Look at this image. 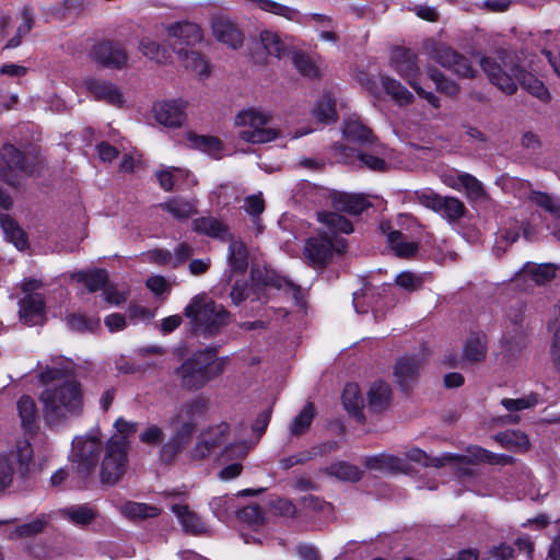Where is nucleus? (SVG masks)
Here are the masks:
<instances>
[{"mask_svg": "<svg viewBox=\"0 0 560 560\" xmlns=\"http://www.w3.org/2000/svg\"><path fill=\"white\" fill-rule=\"evenodd\" d=\"M36 377L43 385L38 400L47 424H59L82 413L83 388L77 380V365L70 359L52 357L46 362L38 361Z\"/></svg>", "mask_w": 560, "mask_h": 560, "instance_id": "1", "label": "nucleus"}, {"mask_svg": "<svg viewBox=\"0 0 560 560\" xmlns=\"http://www.w3.org/2000/svg\"><path fill=\"white\" fill-rule=\"evenodd\" d=\"M317 219L320 223L318 233L306 241L304 256L312 266L322 268L335 254L345 250L346 241L339 234H349L353 229L349 220L336 212H318Z\"/></svg>", "mask_w": 560, "mask_h": 560, "instance_id": "2", "label": "nucleus"}, {"mask_svg": "<svg viewBox=\"0 0 560 560\" xmlns=\"http://www.w3.org/2000/svg\"><path fill=\"white\" fill-rule=\"evenodd\" d=\"M480 66L489 81L500 91L512 95L517 90V83L533 96L547 101L549 92L544 83L529 72H525L512 62H497L491 58H482Z\"/></svg>", "mask_w": 560, "mask_h": 560, "instance_id": "3", "label": "nucleus"}, {"mask_svg": "<svg viewBox=\"0 0 560 560\" xmlns=\"http://www.w3.org/2000/svg\"><path fill=\"white\" fill-rule=\"evenodd\" d=\"M406 457L424 467L450 466L452 469H455L459 476L469 475L471 470L468 468V465L474 463L506 464L510 462V457L508 456L497 455L475 445L469 446L465 455L445 453L440 457H432L418 447H411L406 452Z\"/></svg>", "mask_w": 560, "mask_h": 560, "instance_id": "4", "label": "nucleus"}, {"mask_svg": "<svg viewBox=\"0 0 560 560\" xmlns=\"http://www.w3.org/2000/svg\"><path fill=\"white\" fill-rule=\"evenodd\" d=\"M226 357H217L214 350H203L188 358L176 369L183 387L189 390L202 388L208 382L223 373Z\"/></svg>", "mask_w": 560, "mask_h": 560, "instance_id": "5", "label": "nucleus"}, {"mask_svg": "<svg viewBox=\"0 0 560 560\" xmlns=\"http://www.w3.org/2000/svg\"><path fill=\"white\" fill-rule=\"evenodd\" d=\"M208 399L202 396L186 401L172 419L175 431L173 439L162 447V457L172 459L182 450L187 440L195 432L198 423L208 412Z\"/></svg>", "mask_w": 560, "mask_h": 560, "instance_id": "6", "label": "nucleus"}, {"mask_svg": "<svg viewBox=\"0 0 560 560\" xmlns=\"http://www.w3.org/2000/svg\"><path fill=\"white\" fill-rule=\"evenodd\" d=\"M295 198L314 205L331 206L336 211L350 214H360L370 206L361 195L332 191L308 182L299 184Z\"/></svg>", "mask_w": 560, "mask_h": 560, "instance_id": "7", "label": "nucleus"}, {"mask_svg": "<svg viewBox=\"0 0 560 560\" xmlns=\"http://www.w3.org/2000/svg\"><path fill=\"white\" fill-rule=\"evenodd\" d=\"M101 447L102 441L96 434L90 433L73 439L70 463L78 487H85L86 481L95 474Z\"/></svg>", "mask_w": 560, "mask_h": 560, "instance_id": "8", "label": "nucleus"}, {"mask_svg": "<svg viewBox=\"0 0 560 560\" xmlns=\"http://www.w3.org/2000/svg\"><path fill=\"white\" fill-rule=\"evenodd\" d=\"M185 316L196 330L214 334L229 320L223 306L214 303L206 293L195 295L184 310Z\"/></svg>", "mask_w": 560, "mask_h": 560, "instance_id": "9", "label": "nucleus"}, {"mask_svg": "<svg viewBox=\"0 0 560 560\" xmlns=\"http://www.w3.org/2000/svg\"><path fill=\"white\" fill-rule=\"evenodd\" d=\"M270 120L268 112L248 107L236 114L234 125L242 140L249 143H267L279 137V131L269 126Z\"/></svg>", "mask_w": 560, "mask_h": 560, "instance_id": "10", "label": "nucleus"}, {"mask_svg": "<svg viewBox=\"0 0 560 560\" xmlns=\"http://www.w3.org/2000/svg\"><path fill=\"white\" fill-rule=\"evenodd\" d=\"M33 459L30 439L19 438L9 448H0V492L9 489L16 474H25Z\"/></svg>", "mask_w": 560, "mask_h": 560, "instance_id": "11", "label": "nucleus"}, {"mask_svg": "<svg viewBox=\"0 0 560 560\" xmlns=\"http://www.w3.org/2000/svg\"><path fill=\"white\" fill-rule=\"evenodd\" d=\"M128 467V444L118 438H110L100 464L98 477L104 486H114L125 476Z\"/></svg>", "mask_w": 560, "mask_h": 560, "instance_id": "12", "label": "nucleus"}, {"mask_svg": "<svg viewBox=\"0 0 560 560\" xmlns=\"http://www.w3.org/2000/svg\"><path fill=\"white\" fill-rule=\"evenodd\" d=\"M390 66L408 84L433 107L439 108V98L432 92H425L419 84L420 69L417 55L408 49L398 48L393 51Z\"/></svg>", "mask_w": 560, "mask_h": 560, "instance_id": "13", "label": "nucleus"}, {"mask_svg": "<svg viewBox=\"0 0 560 560\" xmlns=\"http://www.w3.org/2000/svg\"><path fill=\"white\" fill-rule=\"evenodd\" d=\"M35 171L25 164L20 151L11 144H4L0 150V178L11 186H19Z\"/></svg>", "mask_w": 560, "mask_h": 560, "instance_id": "14", "label": "nucleus"}, {"mask_svg": "<svg viewBox=\"0 0 560 560\" xmlns=\"http://www.w3.org/2000/svg\"><path fill=\"white\" fill-rule=\"evenodd\" d=\"M231 429L226 422H219L203 429L195 445L189 450L192 460H201L209 457L215 448L221 446L230 436Z\"/></svg>", "mask_w": 560, "mask_h": 560, "instance_id": "15", "label": "nucleus"}, {"mask_svg": "<svg viewBox=\"0 0 560 560\" xmlns=\"http://www.w3.org/2000/svg\"><path fill=\"white\" fill-rule=\"evenodd\" d=\"M429 54L432 59L442 67L450 69L458 77L474 78L476 74V69L471 67L465 56L444 44L432 42L430 44Z\"/></svg>", "mask_w": 560, "mask_h": 560, "instance_id": "16", "label": "nucleus"}, {"mask_svg": "<svg viewBox=\"0 0 560 560\" xmlns=\"http://www.w3.org/2000/svg\"><path fill=\"white\" fill-rule=\"evenodd\" d=\"M90 58L104 68L120 70L128 63V55L122 46L110 40L95 44Z\"/></svg>", "mask_w": 560, "mask_h": 560, "instance_id": "17", "label": "nucleus"}, {"mask_svg": "<svg viewBox=\"0 0 560 560\" xmlns=\"http://www.w3.org/2000/svg\"><path fill=\"white\" fill-rule=\"evenodd\" d=\"M558 267L553 264L526 262L523 268L515 273L512 281L524 290L533 284H545L553 279Z\"/></svg>", "mask_w": 560, "mask_h": 560, "instance_id": "18", "label": "nucleus"}, {"mask_svg": "<svg viewBox=\"0 0 560 560\" xmlns=\"http://www.w3.org/2000/svg\"><path fill=\"white\" fill-rule=\"evenodd\" d=\"M82 86L93 98L108 105L122 107L126 102L121 89L110 81L90 78L83 81Z\"/></svg>", "mask_w": 560, "mask_h": 560, "instance_id": "19", "label": "nucleus"}, {"mask_svg": "<svg viewBox=\"0 0 560 560\" xmlns=\"http://www.w3.org/2000/svg\"><path fill=\"white\" fill-rule=\"evenodd\" d=\"M185 108L182 101H159L153 104L152 113L160 125L177 128L186 120Z\"/></svg>", "mask_w": 560, "mask_h": 560, "instance_id": "20", "label": "nucleus"}, {"mask_svg": "<svg viewBox=\"0 0 560 560\" xmlns=\"http://www.w3.org/2000/svg\"><path fill=\"white\" fill-rule=\"evenodd\" d=\"M521 231H523L525 238H533V233L527 226H524L522 222L515 219H509L508 221L503 222L495 235L493 245L494 254L497 256H501L503 253H505L508 247L518 240Z\"/></svg>", "mask_w": 560, "mask_h": 560, "instance_id": "21", "label": "nucleus"}, {"mask_svg": "<svg viewBox=\"0 0 560 560\" xmlns=\"http://www.w3.org/2000/svg\"><path fill=\"white\" fill-rule=\"evenodd\" d=\"M211 27L215 39L228 47L237 49L243 45V34L230 18L222 14L213 16Z\"/></svg>", "mask_w": 560, "mask_h": 560, "instance_id": "22", "label": "nucleus"}, {"mask_svg": "<svg viewBox=\"0 0 560 560\" xmlns=\"http://www.w3.org/2000/svg\"><path fill=\"white\" fill-rule=\"evenodd\" d=\"M20 319L28 325H40L45 320V302L40 294H28L20 301Z\"/></svg>", "mask_w": 560, "mask_h": 560, "instance_id": "23", "label": "nucleus"}, {"mask_svg": "<svg viewBox=\"0 0 560 560\" xmlns=\"http://www.w3.org/2000/svg\"><path fill=\"white\" fill-rule=\"evenodd\" d=\"M422 365L423 359L418 355L404 357L396 363L394 375L404 390L417 381Z\"/></svg>", "mask_w": 560, "mask_h": 560, "instance_id": "24", "label": "nucleus"}, {"mask_svg": "<svg viewBox=\"0 0 560 560\" xmlns=\"http://www.w3.org/2000/svg\"><path fill=\"white\" fill-rule=\"evenodd\" d=\"M380 230L386 236V241L396 256L409 258L418 252L417 243L407 242L399 231L394 230L390 222H381Z\"/></svg>", "mask_w": 560, "mask_h": 560, "instance_id": "25", "label": "nucleus"}, {"mask_svg": "<svg viewBox=\"0 0 560 560\" xmlns=\"http://www.w3.org/2000/svg\"><path fill=\"white\" fill-rule=\"evenodd\" d=\"M16 412L25 433H32L38 428L39 411L35 399L30 395H22L16 401Z\"/></svg>", "mask_w": 560, "mask_h": 560, "instance_id": "26", "label": "nucleus"}, {"mask_svg": "<svg viewBox=\"0 0 560 560\" xmlns=\"http://www.w3.org/2000/svg\"><path fill=\"white\" fill-rule=\"evenodd\" d=\"M529 199L550 213L551 222L548 229L560 241V199L539 191H532Z\"/></svg>", "mask_w": 560, "mask_h": 560, "instance_id": "27", "label": "nucleus"}, {"mask_svg": "<svg viewBox=\"0 0 560 560\" xmlns=\"http://www.w3.org/2000/svg\"><path fill=\"white\" fill-rule=\"evenodd\" d=\"M173 513L178 518L183 529L187 533L199 535L208 532L206 523L195 512L190 511L186 504H173Z\"/></svg>", "mask_w": 560, "mask_h": 560, "instance_id": "28", "label": "nucleus"}, {"mask_svg": "<svg viewBox=\"0 0 560 560\" xmlns=\"http://www.w3.org/2000/svg\"><path fill=\"white\" fill-rule=\"evenodd\" d=\"M170 38H175L187 46L202 39V31L199 25L190 22H176L166 27Z\"/></svg>", "mask_w": 560, "mask_h": 560, "instance_id": "29", "label": "nucleus"}, {"mask_svg": "<svg viewBox=\"0 0 560 560\" xmlns=\"http://www.w3.org/2000/svg\"><path fill=\"white\" fill-rule=\"evenodd\" d=\"M186 70L199 78H207L210 74L209 61L197 51H188L184 48L177 51Z\"/></svg>", "mask_w": 560, "mask_h": 560, "instance_id": "30", "label": "nucleus"}, {"mask_svg": "<svg viewBox=\"0 0 560 560\" xmlns=\"http://www.w3.org/2000/svg\"><path fill=\"white\" fill-rule=\"evenodd\" d=\"M342 133L348 141L353 143L366 144L373 142L371 129L357 117H351L345 121Z\"/></svg>", "mask_w": 560, "mask_h": 560, "instance_id": "31", "label": "nucleus"}, {"mask_svg": "<svg viewBox=\"0 0 560 560\" xmlns=\"http://www.w3.org/2000/svg\"><path fill=\"white\" fill-rule=\"evenodd\" d=\"M381 84L387 95L399 106H406L413 101V94L405 88L398 80L381 75Z\"/></svg>", "mask_w": 560, "mask_h": 560, "instance_id": "32", "label": "nucleus"}, {"mask_svg": "<svg viewBox=\"0 0 560 560\" xmlns=\"http://www.w3.org/2000/svg\"><path fill=\"white\" fill-rule=\"evenodd\" d=\"M487 346L485 336L479 332H472L466 340L463 349V360L469 363H476L485 360Z\"/></svg>", "mask_w": 560, "mask_h": 560, "instance_id": "33", "label": "nucleus"}, {"mask_svg": "<svg viewBox=\"0 0 560 560\" xmlns=\"http://www.w3.org/2000/svg\"><path fill=\"white\" fill-rule=\"evenodd\" d=\"M392 390L388 384L378 381L371 385L368 392V401L374 411L385 410L390 402Z\"/></svg>", "mask_w": 560, "mask_h": 560, "instance_id": "34", "label": "nucleus"}, {"mask_svg": "<svg viewBox=\"0 0 560 560\" xmlns=\"http://www.w3.org/2000/svg\"><path fill=\"white\" fill-rule=\"evenodd\" d=\"M71 279L78 283H82L89 292H95L105 287L108 277L105 270L94 269L73 272Z\"/></svg>", "mask_w": 560, "mask_h": 560, "instance_id": "35", "label": "nucleus"}, {"mask_svg": "<svg viewBox=\"0 0 560 560\" xmlns=\"http://www.w3.org/2000/svg\"><path fill=\"white\" fill-rule=\"evenodd\" d=\"M187 142L190 148L197 149L214 159L221 158L222 142L218 138L189 133Z\"/></svg>", "mask_w": 560, "mask_h": 560, "instance_id": "36", "label": "nucleus"}, {"mask_svg": "<svg viewBox=\"0 0 560 560\" xmlns=\"http://www.w3.org/2000/svg\"><path fill=\"white\" fill-rule=\"evenodd\" d=\"M368 466L371 469L384 470L394 474L406 472L408 469V465L405 459L390 454H381L370 458L368 460Z\"/></svg>", "mask_w": 560, "mask_h": 560, "instance_id": "37", "label": "nucleus"}, {"mask_svg": "<svg viewBox=\"0 0 560 560\" xmlns=\"http://www.w3.org/2000/svg\"><path fill=\"white\" fill-rule=\"evenodd\" d=\"M59 514L62 518L77 526H85L90 524L96 515L95 511L88 505H72L60 510Z\"/></svg>", "mask_w": 560, "mask_h": 560, "instance_id": "38", "label": "nucleus"}, {"mask_svg": "<svg viewBox=\"0 0 560 560\" xmlns=\"http://www.w3.org/2000/svg\"><path fill=\"white\" fill-rule=\"evenodd\" d=\"M0 224L4 234V237L14 244V246L23 250L27 245L25 233L19 225L7 214L0 215Z\"/></svg>", "mask_w": 560, "mask_h": 560, "instance_id": "39", "label": "nucleus"}, {"mask_svg": "<svg viewBox=\"0 0 560 560\" xmlns=\"http://www.w3.org/2000/svg\"><path fill=\"white\" fill-rule=\"evenodd\" d=\"M161 510L158 506L147 503L129 501L120 506V513L130 520H143L160 515Z\"/></svg>", "mask_w": 560, "mask_h": 560, "instance_id": "40", "label": "nucleus"}, {"mask_svg": "<svg viewBox=\"0 0 560 560\" xmlns=\"http://www.w3.org/2000/svg\"><path fill=\"white\" fill-rule=\"evenodd\" d=\"M314 117L325 124L336 121V103L329 93H324L315 103L313 108Z\"/></svg>", "mask_w": 560, "mask_h": 560, "instance_id": "41", "label": "nucleus"}, {"mask_svg": "<svg viewBox=\"0 0 560 560\" xmlns=\"http://www.w3.org/2000/svg\"><path fill=\"white\" fill-rule=\"evenodd\" d=\"M264 290L268 294H273L276 291L284 295L296 299L298 288L289 280L281 278L275 273L267 272L266 279L262 281Z\"/></svg>", "mask_w": 560, "mask_h": 560, "instance_id": "42", "label": "nucleus"}, {"mask_svg": "<svg viewBox=\"0 0 560 560\" xmlns=\"http://www.w3.org/2000/svg\"><path fill=\"white\" fill-rule=\"evenodd\" d=\"M442 218L448 222L459 220L465 213L464 203L454 197H441L439 208L435 210Z\"/></svg>", "mask_w": 560, "mask_h": 560, "instance_id": "43", "label": "nucleus"}, {"mask_svg": "<svg viewBox=\"0 0 560 560\" xmlns=\"http://www.w3.org/2000/svg\"><path fill=\"white\" fill-rule=\"evenodd\" d=\"M189 176L187 170L178 167H167L156 173L161 187L166 191L172 190L175 186H180L182 180L188 179Z\"/></svg>", "mask_w": 560, "mask_h": 560, "instance_id": "44", "label": "nucleus"}, {"mask_svg": "<svg viewBox=\"0 0 560 560\" xmlns=\"http://www.w3.org/2000/svg\"><path fill=\"white\" fill-rule=\"evenodd\" d=\"M374 150L376 154L369 152L358 153L359 161L369 170L387 171L389 168V163L386 161L387 150L381 145H375Z\"/></svg>", "mask_w": 560, "mask_h": 560, "instance_id": "45", "label": "nucleus"}, {"mask_svg": "<svg viewBox=\"0 0 560 560\" xmlns=\"http://www.w3.org/2000/svg\"><path fill=\"white\" fill-rule=\"evenodd\" d=\"M315 417V407L313 404L308 402L304 406V408L293 418L292 422L289 425V432L291 435H301L305 433Z\"/></svg>", "mask_w": 560, "mask_h": 560, "instance_id": "46", "label": "nucleus"}, {"mask_svg": "<svg viewBox=\"0 0 560 560\" xmlns=\"http://www.w3.org/2000/svg\"><path fill=\"white\" fill-rule=\"evenodd\" d=\"M48 523V517L42 515L30 523L15 526L9 530L7 536L9 539L26 538L32 537L40 533Z\"/></svg>", "mask_w": 560, "mask_h": 560, "instance_id": "47", "label": "nucleus"}, {"mask_svg": "<svg viewBox=\"0 0 560 560\" xmlns=\"http://www.w3.org/2000/svg\"><path fill=\"white\" fill-rule=\"evenodd\" d=\"M139 49L147 58L158 63H165L171 58L170 51L164 46L149 37L141 39Z\"/></svg>", "mask_w": 560, "mask_h": 560, "instance_id": "48", "label": "nucleus"}, {"mask_svg": "<svg viewBox=\"0 0 560 560\" xmlns=\"http://www.w3.org/2000/svg\"><path fill=\"white\" fill-rule=\"evenodd\" d=\"M229 261L232 269L245 271L248 266L247 249L241 240H232L229 245Z\"/></svg>", "mask_w": 560, "mask_h": 560, "instance_id": "49", "label": "nucleus"}, {"mask_svg": "<svg viewBox=\"0 0 560 560\" xmlns=\"http://www.w3.org/2000/svg\"><path fill=\"white\" fill-rule=\"evenodd\" d=\"M495 440L504 447L518 452L526 451L529 447L528 436L521 431H505L498 434Z\"/></svg>", "mask_w": 560, "mask_h": 560, "instance_id": "50", "label": "nucleus"}, {"mask_svg": "<svg viewBox=\"0 0 560 560\" xmlns=\"http://www.w3.org/2000/svg\"><path fill=\"white\" fill-rule=\"evenodd\" d=\"M194 230L210 237H223L226 226L215 218H199L194 221Z\"/></svg>", "mask_w": 560, "mask_h": 560, "instance_id": "51", "label": "nucleus"}, {"mask_svg": "<svg viewBox=\"0 0 560 560\" xmlns=\"http://www.w3.org/2000/svg\"><path fill=\"white\" fill-rule=\"evenodd\" d=\"M326 472L345 481H357L361 478V470L347 462L332 463L325 468Z\"/></svg>", "mask_w": 560, "mask_h": 560, "instance_id": "52", "label": "nucleus"}, {"mask_svg": "<svg viewBox=\"0 0 560 560\" xmlns=\"http://www.w3.org/2000/svg\"><path fill=\"white\" fill-rule=\"evenodd\" d=\"M213 515L221 522H226L235 510V501L232 497H215L209 502Z\"/></svg>", "mask_w": 560, "mask_h": 560, "instance_id": "53", "label": "nucleus"}, {"mask_svg": "<svg viewBox=\"0 0 560 560\" xmlns=\"http://www.w3.org/2000/svg\"><path fill=\"white\" fill-rule=\"evenodd\" d=\"M342 404L345 408L353 413L358 415L363 406V399L360 394L359 386L354 383H349L345 386L342 392Z\"/></svg>", "mask_w": 560, "mask_h": 560, "instance_id": "54", "label": "nucleus"}, {"mask_svg": "<svg viewBox=\"0 0 560 560\" xmlns=\"http://www.w3.org/2000/svg\"><path fill=\"white\" fill-rule=\"evenodd\" d=\"M259 37L265 50L270 56L281 58L285 54L287 46L277 33L272 31H264L260 33Z\"/></svg>", "mask_w": 560, "mask_h": 560, "instance_id": "55", "label": "nucleus"}, {"mask_svg": "<svg viewBox=\"0 0 560 560\" xmlns=\"http://www.w3.org/2000/svg\"><path fill=\"white\" fill-rule=\"evenodd\" d=\"M243 209L245 212L254 219V223L257 229V233L262 231V226L258 222V217L265 210V200L262 198V194H254L249 195L244 199Z\"/></svg>", "mask_w": 560, "mask_h": 560, "instance_id": "56", "label": "nucleus"}, {"mask_svg": "<svg viewBox=\"0 0 560 560\" xmlns=\"http://www.w3.org/2000/svg\"><path fill=\"white\" fill-rule=\"evenodd\" d=\"M164 208L176 219H188L196 212V206L191 201L174 198L164 205Z\"/></svg>", "mask_w": 560, "mask_h": 560, "instance_id": "57", "label": "nucleus"}, {"mask_svg": "<svg viewBox=\"0 0 560 560\" xmlns=\"http://www.w3.org/2000/svg\"><path fill=\"white\" fill-rule=\"evenodd\" d=\"M425 275H418L411 271H401L395 278V283L407 291H416L422 287Z\"/></svg>", "mask_w": 560, "mask_h": 560, "instance_id": "58", "label": "nucleus"}, {"mask_svg": "<svg viewBox=\"0 0 560 560\" xmlns=\"http://www.w3.org/2000/svg\"><path fill=\"white\" fill-rule=\"evenodd\" d=\"M67 325L77 331H94L100 327V319L81 314H71L67 318Z\"/></svg>", "mask_w": 560, "mask_h": 560, "instance_id": "59", "label": "nucleus"}, {"mask_svg": "<svg viewBox=\"0 0 560 560\" xmlns=\"http://www.w3.org/2000/svg\"><path fill=\"white\" fill-rule=\"evenodd\" d=\"M539 401L540 399L537 394H529L515 399L505 398L502 400V405L508 411H520L532 408L536 406Z\"/></svg>", "mask_w": 560, "mask_h": 560, "instance_id": "60", "label": "nucleus"}, {"mask_svg": "<svg viewBox=\"0 0 560 560\" xmlns=\"http://www.w3.org/2000/svg\"><path fill=\"white\" fill-rule=\"evenodd\" d=\"M428 74L441 93L450 96L458 93V85L453 80L445 78L439 70H429Z\"/></svg>", "mask_w": 560, "mask_h": 560, "instance_id": "61", "label": "nucleus"}, {"mask_svg": "<svg viewBox=\"0 0 560 560\" xmlns=\"http://www.w3.org/2000/svg\"><path fill=\"white\" fill-rule=\"evenodd\" d=\"M292 62L301 74L310 78L318 75V67L307 55L295 52L292 57Z\"/></svg>", "mask_w": 560, "mask_h": 560, "instance_id": "62", "label": "nucleus"}, {"mask_svg": "<svg viewBox=\"0 0 560 560\" xmlns=\"http://www.w3.org/2000/svg\"><path fill=\"white\" fill-rule=\"evenodd\" d=\"M441 197L442 196L438 195L430 188H422L413 191V199L434 212L436 208H439Z\"/></svg>", "mask_w": 560, "mask_h": 560, "instance_id": "63", "label": "nucleus"}, {"mask_svg": "<svg viewBox=\"0 0 560 560\" xmlns=\"http://www.w3.org/2000/svg\"><path fill=\"white\" fill-rule=\"evenodd\" d=\"M462 190H465L469 198L478 199L483 195L481 183L470 174L462 173Z\"/></svg>", "mask_w": 560, "mask_h": 560, "instance_id": "64", "label": "nucleus"}]
</instances>
